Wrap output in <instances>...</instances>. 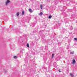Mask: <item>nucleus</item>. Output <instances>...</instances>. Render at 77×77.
<instances>
[{"label":"nucleus","instance_id":"1","mask_svg":"<svg viewBox=\"0 0 77 77\" xmlns=\"http://www.w3.org/2000/svg\"><path fill=\"white\" fill-rule=\"evenodd\" d=\"M11 2L9 0H7L5 2V5L7 6Z\"/></svg>","mask_w":77,"mask_h":77},{"label":"nucleus","instance_id":"2","mask_svg":"<svg viewBox=\"0 0 77 77\" xmlns=\"http://www.w3.org/2000/svg\"><path fill=\"white\" fill-rule=\"evenodd\" d=\"M29 11L30 12H31V13H32V12H33V11H32V10H31V9L30 8L29 9Z\"/></svg>","mask_w":77,"mask_h":77},{"label":"nucleus","instance_id":"3","mask_svg":"<svg viewBox=\"0 0 77 77\" xmlns=\"http://www.w3.org/2000/svg\"><path fill=\"white\" fill-rule=\"evenodd\" d=\"M43 14V13L42 12H41L40 14H39V15H40V16H41Z\"/></svg>","mask_w":77,"mask_h":77},{"label":"nucleus","instance_id":"4","mask_svg":"<svg viewBox=\"0 0 77 77\" xmlns=\"http://www.w3.org/2000/svg\"><path fill=\"white\" fill-rule=\"evenodd\" d=\"M43 6V5H42V4L41 5H40V8H41V9H42Z\"/></svg>","mask_w":77,"mask_h":77},{"label":"nucleus","instance_id":"5","mask_svg":"<svg viewBox=\"0 0 77 77\" xmlns=\"http://www.w3.org/2000/svg\"><path fill=\"white\" fill-rule=\"evenodd\" d=\"M51 17H52V16H51V15L49 16L48 18H49V19H50L51 18Z\"/></svg>","mask_w":77,"mask_h":77},{"label":"nucleus","instance_id":"6","mask_svg":"<svg viewBox=\"0 0 77 77\" xmlns=\"http://www.w3.org/2000/svg\"><path fill=\"white\" fill-rule=\"evenodd\" d=\"M19 14H20V13H19V12H18L17 13L16 15L17 16H18L19 15Z\"/></svg>","mask_w":77,"mask_h":77},{"label":"nucleus","instance_id":"7","mask_svg":"<svg viewBox=\"0 0 77 77\" xmlns=\"http://www.w3.org/2000/svg\"><path fill=\"white\" fill-rule=\"evenodd\" d=\"M75 60H73V63H75Z\"/></svg>","mask_w":77,"mask_h":77},{"label":"nucleus","instance_id":"8","mask_svg":"<svg viewBox=\"0 0 77 77\" xmlns=\"http://www.w3.org/2000/svg\"><path fill=\"white\" fill-rule=\"evenodd\" d=\"M26 46L27 47H29V44L28 43H27Z\"/></svg>","mask_w":77,"mask_h":77},{"label":"nucleus","instance_id":"9","mask_svg":"<svg viewBox=\"0 0 77 77\" xmlns=\"http://www.w3.org/2000/svg\"><path fill=\"white\" fill-rule=\"evenodd\" d=\"M22 15H24V11H23L22 12Z\"/></svg>","mask_w":77,"mask_h":77},{"label":"nucleus","instance_id":"10","mask_svg":"<svg viewBox=\"0 0 77 77\" xmlns=\"http://www.w3.org/2000/svg\"><path fill=\"white\" fill-rule=\"evenodd\" d=\"M70 75H71V77H74V75H73L72 73L70 74Z\"/></svg>","mask_w":77,"mask_h":77},{"label":"nucleus","instance_id":"11","mask_svg":"<svg viewBox=\"0 0 77 77\" xmlns=\"http://www.w3.org/2000/svg\"><path fill=\"white\" fill-rule=\"evenodd\" d=\"M54 57V54H52V58L53 59Z\"/></svg>","mask_w":77,"mask_h":77},{"label":"nucleus","instance_id":"12","mask_svg":"<svg viewBox=\"0 0 77 77\" xmlns=\"http://www.w3.org/2000/svg\"><path fill=\"white\" fill-rule=\"evenodd\" d=\"M14 59H17V56H14Z\"/></svg>","mask_w":77,"mask_h":77},{"label":"nucleus","instance_id":"13","mask_svg":"<svg viewBox=\"0 0 77 77\" xmlns=\"http://www.w3.org/2000/svg\"><path fill=\"white\" fill-rule=\"evenodd\" d=\"M74 39L75 40V41H77V38H75Z\"/></svg>","mask_w":77,"mask_h":77},{"label":"nucleus","instance_id":"14","mask_svg":"<svg viewBox=\"0 0 77 77\" xmlns=\"http://www.w3.org/2000/svg\"><path fill=\"white\" fill-rule=\"evenodd\" d=\"M70 54H74V52H71Z\"/></svg>","mask_w":77,"mask_h":77},{"label":"nucleus","instance_id":"15","mask_svg":"<svg viewBox=\"0 0 77 77\" xmlns=\"http://www.w3.org/2000/svg\"><path fill=\"white\" fill-rule=\"evenodd\" d=\"M47 2H50V0H47Z\"/></svg>","mask_w":77,"mask_h":77},{"label":"nucleus","instance_id":"16","mask_svg":"<svg viewBox=\"0 0 77 77\" xmlns=\"http://www.w3.org/2000/svg\"><path fill=\"white\" fill-rule=\"evenodd\" d=\"M4 72H7V71H6V70H5V71H4Z\"/></svg>","mask_w":77,"mask_h":77},{"label":"nucleus","instance_id":"17","mask_svg":"<svg viewBox=\"0 0 77 77\" xmlns=\"http://www.w3.org/2000/svg\"><path fill=\"white\" fill-rule=\"evenodd\" d=\"M56 60H59V59L57 60V58H56Z\"/></svg>","mask_w":77,"mask_h":77},{"label":"nucleus","instance_id":"18","mask_svg":"<svg viewBox=\"0 0 77 77\" xmlns=\"http://www.w3.org/2000/svg\"><path fill=\"white\" fill-rule=\"evenodd\" d=\"M58 71H59V72H61V71H60V69H59Z\"/></svg>","mask_w":77,"mask_h":77}]
</instances>
